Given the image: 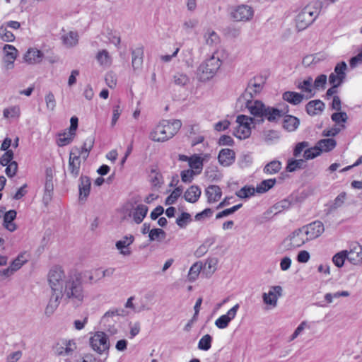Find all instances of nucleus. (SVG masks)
<instances>
[{"label":"nucleus","mask_w":362,"mask_h":362,"mask_svg":"<svg viewBox=\"0 0 362 362\" xmlns=\"http://www.w3.org/2000/svg\"><path fill=\"white\" fill-rule=\"evenodd\" d=\"M347 66L346 62H341L338 63L335 67L334 72L329 76V82L332 85L340 86L346 78V70Z\"/></svg>","instance_id":"nucleus-15"},{"label":"nucleus","mask_w":362,"mask_h":362,"mask_svg":"<svg viewBox=\"0 0 362 362\" xmlns=\"http://www.w3.org/2000/svg\"><path fill=\"white\" fill-rule=\"evenodd\" d=\"M299 124V119L294 116L286 115L284 119L283 127L288 132L295 131L298 127Z\"/></svg>","instance_id":"nucleus-37"},{"label":"nucleus","mask_w":362,"mask_h":362,"mask_svg":"<svg viewBox=\"0 0 362 362\" xmlns=\"http://www.w3.org/2000/svg\"><path fill=\"white\" fill-rule=\"evenodd\" d=\"M124 310L122 309H115L110 310L105 313V315L102 317V323L104 326L108 327L107 331L111 334H115L117 333V329L112 325V322H115L119 317V316L122 315Z\"/></svg>","instance_id":"nucleus-12"},{"label":"nucleus","mask_w":362,"mask_h":362,"mask_svg":"<svg viewBox=\"0 0 362 362\" xmlns=\"http://www.w3.org/2000/svg\"><path fill=\"white\" fill-rule=\"evenodd\" d=\"M240 305L238 303L232 307L226 314L222 315L214 322L218 329H223L228 327L230 322L235 317Z\"/></svg>","instance_id":"nucleus-16"},{"label":"nucleus","mask_w":362,"mask_h":362,"mask_svg":"<svg viewBox=\"0 0 362 362\" xmlns=\"http://www.w3.org/2000/svg\"><path fill=\"white\" fill-rule=\"evenodd\" d=\"M256 189L254 187L245 186L237 191L235 194L240 199H246L255 194Z\"/></svg>","instance_id":"nucleus-50"},{"label":"nucleus","mask_w":362,"mask_h":362,"mask_svg":"<svg viewBox=\"0 0 362 362\" xmlns=\"http://www.w3.org/2000/svg\"><path fill=\"white\" fill-rule=\"evenodd\" d=\"M296 87L306 94L307 98H310L315 94L313 90V78L310 76L303 81H297Z\"/></svg>","instance_id":"nucleus-28"},{"label":"nucleus","mask_w":362,"mask_h":362,"mask_svg":"<svg viewBox=\"0 0 362 362\" xmlns=\"http://www.w3.org/2000/svg\"><path fill=\"white\" fill-rule=\"evenodd\" d=\"M173 82L177 86H185L189 83V77L186 74L177 72L173 76Z\"/></svg>","instance_id":"nucleus-48"},{"label":"nucleus","mask_w":362,"mask_h":362,"mask_svg":"<svg viewBox=\"0 0 362 362\" xmlns=\"http://www.w3.org/2000/svg\"><path fill=\"white\" fill-rule=\"evenodd\" d=\"M96 59L98 63L105 66H108L111 64V58L107 50L103 49L99 51L96 55Z\"/></svg>","instance_id":"nucleus-44"},{"label":"nucleus","mask_w":362,"mask_h":362,"mask_svg":"<svg viewBox=\"0 0 362 362\" xmlns=\"http://www.w3.org/2000/svg\"><path fill=\"white\" fill-rule=\"evenodd\" d=\"M214 211L211 209L207 208L202 211L197 213L194 219L197 221H202L205 218H210L213 215Z\"/></svg>","instance_id":"nucleus-62"},{"label":"nucleus","mask_w":362,"mask_h":362,"mask_svg":"<svg viewBox=\"0 0 362 362\" xmlns=\"http://www.w3.org/2000/svg\"><path fill=\"white\" fill-rule=\"evenodd\" d=\"M3 51V64L4 69L6 71L13 69L14 68V62L18 54V49L13 45H5Z\"/></svg>","instance_id":"nucleus-14"},{"label":"nucleus","mask_w":362,"mask_h":362,"mask_svg":"<svg viewBox=\"0 0 362 362\" xmlns=\"http://www.w3.org/2000/svg\"><path fill=\"white\" fill-rule=\"evenodd\" d=\"M21 114V107L17 105L9 106L3 110V117L6 119H18Z\"/></svg>","instance_id":"nucleus-35"},{"label":"nucleus","mask_w":362,"mask_h":362,"mask_svg":"<svg viewBox=\"0 0 362 362\" xmlns=\"http://www.w3.org/2000/svg\"><path fill=\"white\" fill-rule=\"evenodd\" d=\"M90 344L92 349L99 354L108 351L110 348L107 337L103 332H96L90 338Z\"/></svg>","instance_id":"nucleus-8"},{"label":"nucleus","mask_w":362,"mask_h":362,"mask_svg":"<svg viewBox=\"0 0 362 362\" xmlns=\"http://www.w3.org/2000/svg\"><path fill=\"white\" fill-rule=\"evenodd\" d=\"M217 264L218 259L216 258L209 259L205 262L204 269L207 274L211 275L216 271Z\"/></svg>","instance_id":"nucleus-51"},{"label":"nucleus","mask_w":362,"mask_h":362,"mask_svg":"<svg viewBox=\"0 0 362 362\" xmlns=\"http://www.w3.org/2000/svg\"><path fill=\"white\" fill-rule=\"evenodd\" d=\"M44 54L36 48H29L23 56V60L28 64H36L42 62Z\"/></svg>","instance_id":"nucleus-21"},{"label":"nucleus","mask_w":362,"mask_h":362,"mask_svg":"<svg viewBox=\"0 0 362 362\" xmlns=\"http://www.w3.org/2000/svg\"><path fill=\"white\" fill-rule=\"evenodd\" d=\"M238 124L233 134L240 139H245L251 134V125L253 123V119L250 117L240 115L236 118Z\"/></svg>","instance_id":"nucleus-7"},{"label":"nucleus","mask_w":362,"mask_h":362,"mask_svg":"<svg viewBox=\"0 0 362 362\" xmlns=\"http://www.w3.org/2000/svg\"><path fill=\"white\" fill-rule=\"evenodd\" d=\"M54 190L53 182L45 181V192L42 197L43 202L47 205L49 203L52 199Z\"/></svg>","instance_id":"nucleus-42"},{"label":"nucleus","mask_w":362,"mask_h":362,"mask_svg":"<svg viewBox=\"0 0 362 362\" xmlns=\"http://www.w3.org/2000/svg\"><path fill=\"white\" fill-rule=\"evenodd\" d=\"M308 242L303 229L301 228L295 230L282 242L281 245L286 250H292L301 247L305 243Z\"/></svg>","instance_id":"nucleus-5"},{"label":"nucleus","mask_w":362,"mask_h":362,"mask_svg":"<svg viewBox=\"0 0 362 362\" xmlns=\"http://www.w3.org/2000/svg\"><path fill=\"white\" fill-rule=\"evenodd\" d=\"M148 207L144 204H138L129 213V216H132L133 221L136 223H141L148 213Z\"/></svg>","instance_id":"nucleus-23"},{"label":"nucleus","mask_w":362,"mask_h":362,"mask_svg":"<svg viewBox=\"0 0 362 362\" xmlns=\"http://www.w3.org/2000/svg\"><path fill=\"white\" fill-rule=\"evenodd\" d=\"M308 241L320 237L325 231L323 223L320 221H313L301 227Z\"/></svg>","instance_id":"nucleus-13"},{"label":"nucleus","mask_w":362,"mask_h":362,"mask_svg":"<svg viewBox=\"0 0 362 362\" xmlns=\"http://www.w3.org/2000/svg\"><path fill=\"white\" fill-rule=\"evenodd\" d=\"M345 128L344 124H341L340 127L334 125L329 129H325L322 131V136L326 137L334 136L338 134L342 129Z\"/></svg>","instance_id":"nucleus-53"},{"label":"nucleus","mask_w":362,"mask_h":362,"mask_svg":"<svg viewBox=\"0 0 362 362\" xmlns=\"http://www.w3.org/2000/svg\"><path fill=\"white\" fill-rule=\"evenodd\" d=\"M79 181V197L81 199L86 198L90 193V180L87 176H81Z\"/></svg>","instance_id":"nucleus-32"},{"label":"nucleus","mask_w":362,"mask_h":362,"mask_svg":"<svg viewBox=\"0 0 362 362\" xmlns=\"http://www.w3.org/2000/svg\"><path fill=\"white\" fill-rule=\"evenodd\" d=\"M325 104L320 100L310 101L306 105V111L310 115H316L322 112Z\"/></svg>","instance_id":"nucleus-31"},{"label":"nucleus","mask_w":362,"mask_h":362,"mask_svg":"<svg viewBox=\"0 0 362 362\" xmlns=\"http://www.w3.org/2000/svg\"><path fill=\"white\" fill-rule=\"evenodd\" d=\"M291 206V202L288 199H283L276 204H275L273 206L274 209L276 211V213L281 212L284 209H287Z\"/></svg>","instance_id":"nucleus-61"},{"label":"nucleus","mask_w":362,"mask_h":362,"mask_svg":"<svg viewBox=\"0 0 362 362\" xmlns=\"http://www.w3.org/2000/svg\"><path fill=\"white\" fill-rule=\"evenodd\" d=\"M45 100L47 110L54 111L57 104L54 94L52 92H49L45 95Z\"/></svg>","instance_id":"nucleus-59"},{"label":"nucleus","mask_w":362,"mask_h":362,"mask_svg":"<svg viewBox=\"0 0 362 362\" xmlns=\"http://www.w3.org/2000/svg\"><path fill=\"white\" fill-rule=\"evenodd\" d=\"M27 262L23 255H19L11 264L10 267L14 272L18 271Z\"/></svg>","instance_id":"nucleus-60"},{"label":"nucleus","mask_w":362,"mask_h":362,"mask_svg":"<svg viewBox=\"0 0 362 362\" xmlns=\"http://www.w3.org/2000/svg\"><path fill=\"white\" fill-rule=\"evenodd\" d=\"M202 194L201 189L197 185H192L185 192V199L189 203H196Z\"/></svg>","instance_id":"nucleus-30"},{"label":"nucleus","mask_w":362,"mask_h":362,"mask_svg":"<svg viewBox=\"0 0 362 362\" xmlns=\"http://www.w3.org/2000/svg\"><path fill=\"white\" fill-rule=\"evenodd\" d=\"M76 349V343L72 340L64 341L57 344L54 347V352L58 356H69Z\"/></svg>","instance_id":"nucleus-20"},{"label":"nucleus","mask_w":362,"mask_h":362,"mask_svg":"<svg viewBox=\"0 0 362 362\" xmlns=\"http://www.w3.org/2000/svg\"><path fill=\"white\" fill-rule=\"evenodd\" d=\"M16 211L15 210H10L5 213L4 216V227L10 232H13L17 229V226L13 223L14 219L16 218Z\"/></svg>","instance_id":"nucleus-29"},{"label":"nucleus","mask_w":362,"mask_h":362,"mask_svg":"<svg viewBox=\"0 0 362 362\" xmlns=\"http://www.w3.org/2000/svg\"><path fill=\"white\" fill-rule=\"evenodd\" d=\"M63 44L67 47H73L78 42V35L76 32L69 31L62 35Z\"/></svg>","instance_id":"nucleus-33"},{"label":"nucleus","mask_w":362,"mask_h":362,"mask_svg":"<svg viewBox=\"0 0 362 362\" xmlns=\"http://www.w3.org/2000/svg\"><path fill=\"white\" fill-rule=\"evenodd\" d=\"M283 289L280 286H271L268 292L262 293V300L265 305L271 308L277 305L278 299L282 296Z\"/></svg>","instance_id":"nucleus-10"},{"label":"nucleus","mask_w":362,"mask_h":362,"mask_svg":"<svg viewBox=\"0 0 362 362\" xmlns=\"http://www.w3.org/2000/svg\"><path fill=\"white\" fill-rule=\"evenodd\" d=\"M276 183V179H268L262 181L256 188L258 193H264L270 189Z\"/></svg>","instance_id":"nucleus-43"},{"label":"nucleus","mask_w":362,"mask_h":362,"mask_svg":"<svg viewBox=\"0 0 362 362\" xmlns=\"http://www.w3.org/2000/svg\"><path fill=\"white\" fill-rule=\"evenodd\" d=\"M317 145L319 148L320 153L329 152L334 149L337 145L335 139L332 138H327L320 140Z\"/></svg>","instance_id":"nucleus-36"},{"label":"nucleus","mask_w":362,"mask_h":362,"mask_svg":"<svg viewBox=\"0 0 362 362\" xmlns=\"http://www.w3.org/2000/svg\"><path fill=\"white\" fill-rule=\"evenodd\" d=\"M150 241L160 242L166 237V233L161 228H153L150 231L148 235Z\"/></svg>","instance_id":"nucleus-45"},{"label":"nucleus","mask_w":362,"mask_h":362,"mask_svg":"<svg viewBox=\"0 0 362 362\" xmlns=\"http://www.w3.org/2000/svg\"><path fill=\"white\" fill-rule=\"evenodd\" d=\"M205 194L209 204H214L219 201L222 196V190L218 185H209L205 189Z\"/></svg>","instance_id":"nucleus-24"},{"label":"nucleus","mask_w":362,"mask_h":362,"mask_svg":"<svg viewBox=\"0 0 362 362\" xmlns=\"http://www.w3.org/2000/svg\"><path fill=\"white\" fill-rule=\"evenodd\" d=\"M202 269V262H196L192 265L188 273V279L189 281H195Z\"/></svg>","instance_id":"nucleus-47"},{"label":"nucleus","mask_w":362,"mask_h":362,"mask_svg":"<svg viewBox=\"0 0 362 362\" xmlns=\"http://www.w3.org/2000/svg\"><path fill=\"white\" fill-rule=\"evenodd\" d=\"M144 47L139 46L132 52V65L134 70H139L141 69L144 61Z\"/></svg>","instance_id":"nucleus-25"},{"label":"nucleus","mask_w":362,"mask_h":362,"mask_svg":"<svg viewBox=\"0 0 362 362\" xmlns=\"http://www.w3.org/2000/svg\"><path fill=\"white\" fill-rule=\"evenodd\" d=\"M254 11L248 5L242 4L238 6L230 13L231 18L237 22L248 21L252 18Z\"/></svg>","instance_id":"nucleus-11"},{"label":"nucleus","mask_w":362,"mask_h":362,"mask_svg":"<svg viewBox=\"0 0 362 362\" xmlns=\"http://www.w3.org/2000/svg\"><path fill=\"white\" fill-rule=\"evenodd\" d=\"M75 134V133H73L69 130L68 132L59 133L57 141V145L59 146H64L69 144L73 141Z\"/></svg>","instance_id":"nucleus-38"},{"label":"nucleus","mask_w":362,"mask_h":362,"mask_svg":"<svg viewBox=\"0 0 362 362\" xmlns=\"http://www.w3.org/2000/svg\"><path fill=\"white\" fill-rule=\"evenodd\" d=\"M322 3L317 1L306 5L296 16L295 26L298 32L311 25L321 13Z\"/></svg>","instance_id":"nucleus-2"},{"label":"nucleus","mask_w":362,"mask_h":362,"mask_svg":"<svg viewBox=\"0 0 362 362\" xmlns=\"http://www.w3.org/2000/svg\"><path fill=\"white\" fill-rule=\"evenodd\" d=\"M218 159L221 165L228 167L234 163L235 153L231 149L223 148L219 152Z\"/></svg>","instance_id":"nucleus-22"},{"label":"nucleus","mask_w":362,"mask_h":362,"mask_svg":"<svg viewBox=\"0 0 362 362\" xmlns=\"http://www.w3.org/2000/svg\"><path fill=\"white\" fill-rule=\"evenodd\" d=\"M320 151L317 145L313 148H309L304 151L303 157L305 160H310L315 158V157L320 155Z\"/></svg>","instance_id":"nucleus-56"},{"label":"nucleus","mask_w":362,"mask_h":362,"mask_svg":"<svg viewBox=\"0 0 362 362\" xmlns=\"http://www.w3.org/2000/svg\"><path fill=\"white\" fill-rule=\"evenodd\" d=\"M209 158V155L205 154L203 157L194 154L190 157L189 165L191 170H193L197 174H199L203 168V162L205 159Z\"/></svg>","instance_id":"nucleus-26"},{"label":"nucleus","mask_w":362,"mask_h":362,"mask_svg":"<svg viewBox=\"0 0 362 362\" xmlns=\"http://www.w3.org/2000/svg\"><path fill=\"white\" fill-rule=\"evenodd\" d=\"M6 168V174L8 177H13L16 175L18 170V163L16 161H13L8 164Z\"/></svg>","instance_id":"nucleus-63"},{"label":"nucleus","mask_w":362,"mask_h":362,"mask_svg":"<svg viewBox=\"0 0 362 362\" xmlns=\"http://www.w3.org/2000/svg\"><path fill=\"white\" fill-rule=\"evenodd\" d=\"M345 260H347L346 250L336 253L332 257L334 264L338 268H341L344 266Z\"/></svg>","instance_id":"nucleus-46"},{"label":"nucleus","mask_w":362,"mask_h":362,"mask_svg":"<svg viewBox=\"0 0 362 362\" xmlns=\"http://www.w3.org/2000/svg\"><path fill=\"white\" fill-rule=\"evenodd\" d=\"M191 220V215L189 213L182 212L181 215L177 218L176 223L179 227L183 228L186 227Z\"/></svg>","instance_id":"nucleus-55"},{"label":"nucleus","mask_w":362,"mask_h":362,"mask_svg":"<svg viewBox=\"0 0 362 362\" xmlns=\"http://www.w3.org/2000/svg\"><path fill=\"white\" fill-rule=\"evenodd\" d=\"M282 98L288 103L296 105L303 101L304 95L293 91H286L283 94Z\"/></svg>","instance_id":"nucleus-34"},{"label":"nucleus","mask_w":362,"mask_h":362,"mask_svg":"<svg viewBox=\"0 0 362 362\" xmlns=\"http://www.w3.org/2000/svg\"><path fill=\"white\" fill-rule=\"evenodd\" d=\"M81 156L78 147L74 146L69 153L68 170L71 176L77 177L80 173Z\"/></svg>","instance_id":"nucleus-9"},{"label":"nucleus","mask_w":362,"mask_h":362,"mask_svg":"<svg viewBox=\"0 0 362 362\" xmlns=\"http://www.w3.org/2000/svg\"><path fill=\"white\" fill-rule=\"evenodd\" d=\"M13 158V152L11 150L6 151L0 159V163L6 166L11 163Z\"/></svg>","instance_id":"nucleus-64"},{"label":"nucleus","mask_w":362,"mask_h":362,"mask_svg":"<svg viewBox=\"0 0 362 362\" xmlns=\"http://www.w3.org/2000/svg\"><path fill=\"white\" fill-rule=\"evenodd\" d=\"M134 237L132 235H125L122 239L116 242L115 247L119 253L124 256H129L132 253L129 246L134 243Z\"/></svg>","instance_id":"nucleus-18"},{"label":"nucleus","mask_w":362,"mask_h":362,"mask_svg":"<svg viewBox=\"0 0 362 362\" xmlns=\"http://www.w3.org/2000/svg\"><path fill=\"white\" fill-rule=\"evenodd\" d=\"M304 160L303 159L293 160L288 163L286 170L288 172H293L303 168Z\"/></svg>","instance_id":"nucleus-58"},{"label":"nucleus","mask_w":362,"mask_h":362,"mask_svg":"<svg viewBox=\"0 0 362 362\" xmlns=\"http://www.w3.org/2000/svg\"><path fill=\"white\" fill-rule=\"evenodd\" d=\"M286 112L282 110L272 107H266L263 112L262 117L265 118L269 122H275L281 117Z\"/></svg>","instance_id":"nucleus-27"},{"label":"nucleus","mask_w":362,"mask_h":362,"mask_svg":"<svg viewBox=\"0 0 362 362\" xmlns=\"http://www.w3.org/2000/svg\"><path fill=\"white\" fill-rule=\"evenodd\" d=\"M252 99V98H249V100H242L245 103L246 107L252 115L257 117H262L266 106L261 101H253Z\"/></svg>","instance_id":"nucleus-19"},{"label":"nucleus","mask_w":362,"mask_h":362,"mask_svg":"<svg viewBox=\"0 0 362 362\" xmlns=\"http://www.w3.org/2000/svg\"><path fill=\"white\" fill-rule=\"evenodd\" d=\"M182 193V189L180 187H176L171 194L167 197L165 200V204L170 205L175 202V201L181 196Z\"/></svg>","instance_id":"nucleus-57"},{"label":"nucleus","mask_w":362,"mask_h":362,"mask_svg":"<svg viewBox=\"0 0 362 362\" xmlns=\"http://www.w3.org/2000/svg\"><path fill=\"white\" fill-rule=\"evenodd\" d=\"M281 169V163L279 160H272L264 168V172L268 175L277 173Z\"/></svg>","instance_id":"nucleus-41"},{"label":"nucleus","mask_w":362,"mask_h":362,"mask_svg":"<svg viewBox=\"0 0 362 362\" xmlns=\"http://www.w3.org/2000/svg\"><path fill=\"white\" fill-rule=\"evenodd\" d=\"M212 337L206 334L204 335L198 343V349L203 351H208L211 346Z\"/></svg>","instance_id":"nucleus-49"},{"label":"nucleus","mask_w":362,"mask_h":362,"mask_svg":"<svg viewBox=\"0 0 362 362\" xmlns=\"http://www.w3.org/2000/svg\"><path fill=\"white\" fill-rule=\"evenodd\" d=\"M346 250L347 261L354 265L362 264V246L358 243H353Z\"/></svg>","instance_id":"nucleus-17"},{"label":"nucleus","mask_w":362,"mask_h":362,"mask_svg":"<svg viewBox=\"0 0 362 362\" xmlns=\"http://www.w3.org/2000/svg\"><path fill=\"white\" fill-rule=\"evenodd\" d=\"M204 39L205 43L209 46H215L219 42V37L218 34L213 30L208 29L204 35Z\"/></svg>","instance_id":"nucleus-39"},{"label":"nucleus","mask_w":362,"mask_h":362,"mask_svg":"<svg viewBox=\"0 0 362 362\" xmlns=\"http://www.w3.org/2000/svg\"><path fill=\"white\" fill-rule=\"evenodd\" d=\"M94 144V139L92 137L87 138L83 143V146L80 148H78V151L80 153V156L86 160L89 155V152L92 149Z\"/></svg>","instance_id":"nucleus-40"},{"label":"nucleus","mask_w":362,"mask_h":362,"mask_svg":"<svg viewBox=\"0 0 362 362\" xmlns=\"http://www.w3.org/2000/svg\"><path fill=\"white\" fill-rule=\"evenodd\" d=\"M179 119L163 120L150 132L149 139L156 142H164L171 139L181 128Z\"/></svg>","instance_id":"nucleus-3"},{"label":"nucleus","mask_w":362,"mask_h":362,"mask_svg":"<svg viewBox=\"0 0 362 362\" xmlns=\"http://www.w3.org/2000/svg\"><path fill=\"white\" fill-rule=\"evenodd\" d=\"M331 117L332 119L336 123L335 125L339 127L341 124H344L348 119L347 115L344 112H335L332 114Z\"/></svg>","instance_id":"nucleus-54"},{"label":"nucleus","mask_w":362,"mask_h":362,"mask_svg":"<svg viewBox=\"0 0 362 362\" xmlns=\"http://www.w3.org/2000/svg\"><path fill=\"white\" fill-rule=\"evenodd\" d=\"M48 283L51 293L45 310L47 316L52 315L62 301L78 308L87 297L79 273L66 276L60 267H54L48 274Z\"/></svg>","instance_id":"nucleus-1"},{"label":"nucleus","mask_w":362,"mask_h":362,"mask_svg":"<svg viewBox=\"0 0 362 362\" xmlns=\"http://www.w3.org/2000/svg\"><path fill=\"white\" fill-rule=\"evenodd\" d=\"M266 78L262 76H255L251 78L242 95L240 100H249L256 97L263 89Z\"/></svg>","instance_id":"nucleus-6"},{"label":"nucleus","mask_w":362,"mask_h":362,"mask_svg":"<svg viewBox=\"0 0 362 362\" xmlns=\"http://www.w3.org/2000/svg\"><path fill=\"white\" fill-rule=\"evenodd\" d=\"M0 38L5 42H13L15 40L14 35L7 30L6 26H0Z\"/></svg>","instance_id":"nucleus-52"},{"label":"nucleus","mask_w":362,"mask_h":362,"mask_svg":"<svg viewBox=\"0 0 362 362\" xmlns=\"http://www.w3.org/2000/svg\"><path fill=\"white\" fill-rule=\"evenodd\" d=\"M221 65V60L217 52L204 60L198 67L197 75L200 81H205L212 78Z\"/></svg>","instance_id":"nucleus-4"}]
</instances>
